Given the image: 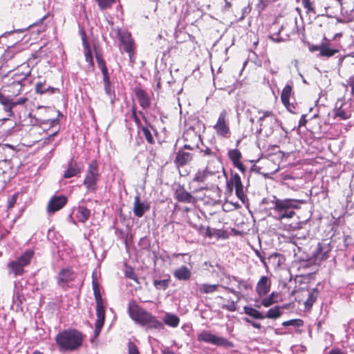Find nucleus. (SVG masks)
Listing matches in <instances>:
<instances>
[{
	"label": "nucleus",
	"instance_id": "nucleus-1",
	"mask_svg": "<svg viewBox=\"0 0 354 354\" xmlns=\"http://www.w3.org/2000/svg\"><path fill=\"white\" fill-rule=\"evenodd\" d=\"M304 203L303 200L294 198L280 199L274 197L272 201V203L274 205L272 209L274 214V218L281 221L292 218L295 214V209H299L300 205Z\"/></svg>",
	"mask_w": 354,
	"mask_h": 354
},
{
	"label": "nucleus",
	"instance_id": "nucleus-2",
	"mask_svg": "<svg viewBox=\"0 0 354 354\" xmlns=\"http://www.w3.org/2000/svg\"><path fill=\"white\" fill-rule=\"evenodd\" d=\"M129 313L133 321L147 328H163V324L160 321L151 313L138 306L135 301L129 303Z\"/></svg>",
	"mask_w": 354,
	"mask_h": 354
},
{
	"label": "nucleus",
	"instance_id": "nucleus-3",
	"mask_svg": "<svg viewBox=\"0 0 354 354\" xmlns=\"http://www.w3.org/2000/svg\"><path fill=\"white\" fill-rule=\"evenodd\" d=\"M55 341L60 351H73L82 346L83 335L75 329L64 330L56 335Z\"/></svg>",
	"mask_w": 354,
	"mask_h": 354
},
{
	"label": "nucleus",
	"instance_id": "nucleus-4",
	"mask_svg": "<svg viewBox=\"0 0 354 354\" xmlns=\"http://www.w3.org/2000/svg\"><path fill=\"white\" fill-rule=\"evenodd\" d=\"M93 293L96 301V315L97 319L95 322V328L94 331L95 337H97L100 333L101 329L104 323L105 317V310L103 305L102 298L100 292V286L97 281V278L95 277V273H93V281H92Z\"/></svg>",
	"mask_w": 354,
	"mask_h": 354
},
{
	"label": "nucleus",
	"instance_id": "nucleus-5",
	"mask_svg": "<svg viewBox=\"0 0 354 354\" xmlns=\"http://www.w3.org/2000/svg\"><path fill=\"white\" fill-rule=\"evenodd\" d=\"M98 165L96 161L93 160L89 164L88 169L84 180L88 192H95L97 187V183L99 180Z\"/></svg>",
	"mask_w": 354,
	"mask_h": 354
},
{
	"label": "nucleus",
	"instance_id": "nucleus-6",
	"mask_svg": "<svg viewBox=\"0 0 354 354\" xmlns=\"http://www.w3.org/2000/svg\"><path fill=\"white\" fill-rule=\"evenodd\" d=\"M216 133L221 137L229 138L230 129L229 126L228 115L226 110H223L217 119L216 124L213 126Z\"/></svg>",
	"mask_w": 354,
	"mask_h": 354
},
{
	"label": "nucleus",
	"instance_id": "nucleus-7",
	"mask_svg": "<svg viewBox=\"0 0 354 354\" xmlns=\"http://www.w3.org/2000/svg\"><path fill=\"white\" fill-rule=\"evenodd\" d=\"M117 35L120 43L123 45L125 51L129 54L131 62H133V55L134 53V42L130 33L127 31L118 30Z\"/></svg>",
	"mask_w": 354,
	"mask_h": 354
},
{
	"label": "nucleus",
	"instance_id": "nucleus-8",
	"mask_svg": "<svg viewBox=\"0 0 354 354\" xmlns=\"http://www.w3.org/2000/svg\"><path fill=\"white\" fill-rule=\"evenodd\" d=\"M198 340L216 346H227L229 344V342L225 338L216 336L207 330L198 334Z\"/></svg>",
	"mask_w": 354,
	"mask_h": 354
},
{
	"label": "nucleus",
	"instance_id": "nucleus-9",
	"mask_svg": "<svg viewBox=\"0 0 354 354\" xmlns=\"http://www.w3.org/2000/svg\"><path fill=\"white\" fill-rule=\"evenodd\" d=\"M205 169L210 176H217V177L219 178V174L221 172L225 174L222 162L218 157H214V158L209 159Z\"/></svg>",
	"mask_w": 354,
	"mask_h": 354
},
{
	"label": "nucleus",
	"instance_id": "nucleus-10",
	"mask_svg": "<svg viewBox=\"0 0 354 354\" xmlns=\"http://www.w3.org/2000/svg\"><path fill=\"white\" fill-rule=\"evenodd\" d=\"M351 109L350 104L348 102H342L337 101L335 104V109L334 110L335 116L341 120H347L351 115Z\"/></svg>",
	"mask_w": 354,
	"mask_h": 354
},
{
	"label": "nucleus",
	"instance_id": "nucleus-11",
	"mask_svg": "<svg viewBox=\"0 0 354 354\" xmlns=\"http://www.w3.org/2000/svg\"><path fill=\"white\" fill-rule=\"evenodd\" d=\"M27 75L15 73L13 76V82L10 84V90L14 95L20 94L22 87L23 82L26 80Z\"/></svg>",
	"mask_w": 354,
	"mask_h": 354
},
{
	"label": "nucleus",
	"instance_id": "nucleus-12",
	"mask_svg": "<svg viewBox=\"0 0 354 354\" xmlns=\"http://www.w3.org/2000/svg\"><path fill=\"white\" fill-rule=\"evenodd\" d=\"M67 198L64 196H53L49 201L47 207L48 213H55L61 209L66 203Z\"/></svg>",
	"mask_w": 354,
	"mask_h": 354
},
{
	"label": "nucleus",
	"instance_id": "nucleus-13",
	"mask_svg": "<svg viewBox=\"0 0 354 354\" xmlns=\"http://www.w3.org/2000/svg\"><path fill=\"white\" fill-rule=\"evenodd\" d=\"M230 282L232 283V281H234L237 283V288L239 290H235L234 288H227V287H223L226 290H227L230 292L234 295L238 300H239L242 297L241 292L243 290H247L248 288H250V286L245 281L239 279L236 277H233L232 279H230Z\"/></svg>",
	"mask_w": 354,
	"mask_h": 354
},
{
	"label": "nucleus",
	"instance_id": "nucleus-14",
	"mask_svg": "<svg viewBox=\"0 0 354 354\" xmlns=\"http://www.w3.org/2000/svg\"><path fill=\"white\" fill-rule=\"evenodd\" d=\"M175 196L179 202L182 203H193L195 201L194 197L180 185L176 188L175 191Z\"/></svg>",
	"mask_w": 354,
	"mask_h": 354
},
{
	"label": "nucleus",
	"instance_id": "nucleus-15",
	"mask_svg": "<svg viewBox=\"0 0 354 354\" xmlns=\"http://www.w3.org/2000/svg\"><path fill=\"white\" fill-rule=\"evenodd\" d=\"M135 93L140 106L144 109H148L151 105V100L147 92L141 88L136 87Z\"/></svg>",
	"mask_w": 354,
	"mask_h": 354
},
{
	"label": "nucleus",
	"instance_id": "nucleus-16",
	"mask_svg": "<svg viewBox=\"0 0 354 354\" xmlns=\"http://www.w3.org/2000/svg\"><path fill=\"white\" fill-rule=\"evenodd\" d=\"M270 283L268 277L266 276L261 277L256 287V291L258 295L260 297L266 295L270 291Z\"/></svg>",
	"mask_w": 354,
	"mask_h": 354
},
{
	"label": "nucleus",
	"instance_id": "nucleus-17",
	"mask_svg": "<svg viewBox=\"0 0 354 354\" xmlns=\"http://www.w3.org/2000/svg\"><path fill=\"white\" fill-rule=\"evenodd\" d=\"M149 209V205L145 203H141L140 197L136 196L134 198L133 213L138 217H142Z\"/></svg>",
	"mask_w": 354,
	"mask_h": 354
},
{
	"label": "nucleus",
	"instance_id": "nucleus-18",
	"mask_svg": "<svg viewBox=\"0 0 354 354\" xmlns=\"http://www.w3.org/2000/svg\"><path fill=\"white\" fill-rule=\"evenodd\" d=\"M174 276L178 280L187 281L191 278L192 271L187 266H182L174 271Z\"/></svg>",
	"mask_w": 354,
	"mask_h": 354
},
{
	"label": "nucleus",
	"instance_id": "nucleus-19",
	"mask_svg": "<svg viewBox=\"0 0 354 354\" xmlns=\"http://www.w3.org/2000/svg\"><path fill=\"white\" fill-rule=\"evenodd\" d=\"M75 278V274L73 272L69 269L66 268L61 270V272L59 274L58 277V283L60 286H64V284L73 281Z\"/></svg>",
	"mask_w": 354,
	"mask_h": 354
},
{
	"label": "nucleus",
	"instance_id": "nucleus-20",
	"mask_svg": "<svg viewBox=\"0 0 354 354\" xmlns=\"http://www.w3.org/2000/svg\"><path fill=\"white\" fill-rule=\"evenodd\" d=\"M317 50L319 51V55L322 57H330L337 53L339 50L332 48L329 44L322 43L320 45L317 46Z\"/></svg>",
	"mask_w": 354,
	"mask_h": 354
},
{
	"label": "nucleus",
	"instance_id": "nucleus-21",
	"mask_svg": "<svg viewBox=\"0 0 354 354\" xmlns=\"http://www.w3.org/2000/svg\"><path fill=\"white\" fill-rule=\"evenodd\" d=\"M82 171L81 167L77 165V163L73 160H71L68 162V169L65 171L64 174V177L65 178H69L73 176H75L78 174H80Z\"/></svg>",
	"mask_w": 354,
	"mask_h": 354
},
{
	"label": "nucleus",
	"instance_id": "nucleus-22",
	"mask_svg": "<svg viewBox=\"0 0 354 354\" xmlns=\"http://www.w3.org/2000/svg\"><path fill=\"white\" fill-rule=\"evenodd\" d=\"M192 159V156L190 153L180 151L176 155V162L180 165H184L191 161Z\"/></svg>",
	"mask_w": 354,
	"mask_h": 354
},
{
	"label": "nucleus",
	"instance_id": "nucleus-23",
	"mask_svg": "<svg viewBox=\"0 0 354 354\" xmlns=\"http://www.w3.org/2000/svg\"><path fill=\"white\" fill-rule=\"evenodd\" d=\"M163 320L165 324L173 328L177 327L180 322L179 318L171 313H166Z\"/></svg>",
	"mask_w": 354,
	"mask_h": 354
},
{
	"label": "nucleus",
	"instance_id": "nucleus-24",
	"mask_svg": "<svg viewBox=\"0 0 354 354\" xmlns=\"http://www.w3.org/2000/svg\"><path fill=\"white\" fill-rule=\"evenodd\" d=\"M91 214L90 210L84 206H80L77 209V218L79 221L85 223Z\"/></svg>",
	"mask_w": 354,
	"mask_h": 354
},
{
	"label": "nucleus",
	"instance_id": "nucleus-25",
	"mask_svg": "<svg viewBox=\"0 0 354 354\" xmlns=\"http://www.w3.org/2000/svg\"><path fill=\"white\" fill-rule=\"evenodd\" d=\"M34 252L31 250L26 251L17 260L22 266H26L30 263V261L33 257Z\"/></svg>",
	"mask_w": 354,
	"mask_h": 354
},
{
	"label": "nucleus",
	"instance_id": "nucleus-26",
	"mask_svg": "<svg viewBox=\"0 0 354 354\" xmlns=\"http://www.w3.org/2000/svg\"><path fill=\"white\" fill-rule=\"evenodd\" d=\"M8 267L15 275H21L24 273V266L17 260L9 263Z\"/></svg>",
	"mask_w": 354,
	"mask_h": 354
},
{
	"label": "nucleus",
	"instance_id": "nucleus-27",
	"mask_svg": "<svg viewBox=\"0 0 354 354\" xmlns=\"http://www.w3.org/2000/svg\"><path fill=\"white\" fill-rule=\"evenodd\" d=\"M291 91L292 87L290 85H286L282 91L281 100L286 106L289 104V99L291 95Z\"/></svg>",
	"mask_w": 354,
	"mask_h": 354
},
{
	"label": "nucleus",
	"instance_id": "nucleus-28",
	"mask_svg": "<svg viewBox=\"0 0 354 354\" xmlns=\"http://www.w3.org/2000/svg\"><path fill=\"white\" fill-rule=\"evenodd\" d=\"M244 313L254 319H263L265 317L261 312L252 307L245 306Z\"/></svg>",
	"mask_w": 354,
	"mask_h": 354
},
{
	"label": "nucleus",
	"instance_id": "nucleus-29",
	"mask_svg": "<svg viewBox=\"0 0 354 354\" xmlns=\"http://www.w3.org/2000/svg\"><path fill=\"white\" fill-rule=\"evenodd\" d=\"M218 286L219 285L218 284L203 283L200 286L199 290L201 292L209 294L215 292Z\"/></svg>",
	"mask_w": 354,
	"mask_h": 354
},
{
	"label": "nucleus",
	"instance_id": "nucleus-30",
	"mask_svg": "<svg viewBox=\"0 0 354 354\" xmlns=\"http://www.w3.org/2000/svg\"><path fill=\"white\" fill-rule=\"evenodd\" d=\"M210 176L206 171V169L198 170L194 177V181L203 183Z\"/></svg>",
	"mask_w": 354,
	"mask_h": 354
},
{
	"label": "nucleus",
	"instance_id": "nucleus-31",
	"mask_svg": "<svg viewBox=\"0 0 354 354\" xmlns=\"http://www.w3.org/2000/svg\"><path fill=\"white\" fill-rule=\"evenodd\" d=\"M302 4L306 9L308 13H313L316 15L318 11L315 7L313 2L311 0H302Z\"/></svg>",
	"mask_w": 354,
	"mask_h": 354
},
{
	"label": "nucleus",
	"instance_id": "nucleus-32",
	"mask_svg": "<svg viewBox=\"0 0 354 354\" xmlns=\"http://www.w3.org/2000/svg\"><path fill=\"white\" fill-rule=\"evenodd\" d=\"M281 315V313L280 311V307L279 306H275L274 308H270L266 315V317L270 319H277Z\"/></svg>",
	"mask_w": 354,
	"mask_h": 354
},
{
	"label": "nucleus",
	"instance_id": "nucleus-33",
	"mask_svg": "<svg viewBox=\"0 0 354 354\" xmlns=\"http://www.w3.org/2000/svg\"><path fill=\"white\" fill-rule=\"evenodd\" d=\"M100 10L110 8L115 2V0H95Z\"/></svg>",
	"mask_w": 354,
	"mask_h": 354
},
{
	"label": "nucleus",
	"instance_id": "nucleus-34",
	"mask_svg": "<svg viewBox=\"0 0 354 354\" xmlns=\"http://www.w3.org/2000/svg\"><path fill=\"white\" fill-rule=\"evenodd\" d=\"M230 184L234 185L235 188L242 186V182L240 176L238 174H232L227 186L230 187Z\"/></svg>",
	"mask_w": 354,
	"mask_h": 354
},
{
	"label": "nucleus",
	"instance_id": "nucleus-35",
	"mask_svg": "<svg viewBox=\"0 0 354 354\" xmlns=\"http://www.w3.org/2000/svg\"><path fill=\"white\" fill-rule=\"evenodd\" d=\"M228 156L234 164L240 161L241 153L238 149H230L228 151Z\"/></svg>",
	"mask_w": 354,
	"mask_h": 354
},
{
	"label": "nucleus",
	"instance_id": "nucleus-36",
	"mask_svg": "<svg viewBox=\"0 0 354 354\" xmlns=\"http://www.w3.org/2000/svg\"><path fill=\"white\" fill-rule=\"evenodd\" d=\"M277 295V294L274 292H272L268 297H266V298H264L262 301H261V304L264 306V307H269L271 305H272L274 303H275L276 301H274V298Z\"/></svg>",
	"mask_w": 354,
	"mask_h": 354
},
{
	"label": "nucleus",
	"instance_id": "nucleus-37",
	"mask_svg": "<svg viewBox=\"0 0 354 354\" xmlns=\"http://www.w3.org/2000/svg\"><path fill=\"white\" fill-rule=\"evenodd\" d=\"M294 22L290 21V24L282 25L280 32H283L285 35L288 36L294 30Z\"/></svg>",
	"mask_w": 354,
	"mask_h": 354
},
{
	"label": "nucleus",
	"instance_id": "nucleus-38",
	"mask_svg": "<svg viewBox=\"0 0 354 354\" xmlns=\"http://www.w3.org/2000/svg\"><path fill=\"white\" fill-rule=\"evenodd\" d=\"M55 89L52 87H48L47 88H44V84L42 82H37L35 85V91L37 93L43 94L46 93L48 91L54 92Z\"/></svg>",
	"mask_w": 354,
	"mask_h": 354
},
{
	"label": "nucleus",
	"instance_id": "nucleus-39",
	"mask_svg": "<svg viewBox=\"0 0 354 354\" xmlns=\"http://www.w3.org/2000/svg\"><path fill=\"white\" fill-rule=\"evenodd\" d=\"M169 279L154 280L153 285L157 289L165 290L169 286Z\"/></svg>",
	"mask_w": 354,
	"mask_h": 354
},
{
	"label": "nucleus",
	"instance_id": "nucleus-40",
	"mask_svg": "<svg viewBox=\"0 0 354 354\" xmlns=\"http://www.w3.org/2000/svg\"><path fill=\"white\" fill-rule=\"evenodd\" d=\"M303 324H304V322L299 319H291V320L284 322L283 323V326H293L295 327H299V326H303Z\"/></svg>",
	"mask_w": 354,
	"mask_h": 354
},
{
	"label": "nucleus",
	"instance_id": "nucleus-41",
	"mask_svg": "<svg viewBox=\"0 0 354 354\" xmlns=\"http://www.w3.org/2000/svg\"><path fill=\"white\" fill-rule=\"evenodd\" d=\"M317 299L316 291L312 292L309 294L308 299L305 301L306 307H308L310 308Z\"/></svg>",
	"mask_w": 354,
	"mask_h": 354
},
{
	"label": "nucleus",
	"instance_id": "nucleus-42",
	"mask_svg": "<svg viewBox=\"0 0 354 354\" xmlns=\"http://www.w3.org/2000/svg\"><path fill=\"white\" fill-rule=\"evenodd\" d=\"M201 156H208L210 159L214 158V157H218L216 153L208 147H206L205 149H201Z\"/></svg>",
	"mask_w": 354,
	"mask_h": 354
},
{
	"label": "nucleus",
	"instance_id": "nucleus-43",
	"mask_svg": "<svg viewBox=\"0 0 354 354\" xmlns=\"http://www.w3.org/2000/svg\"><path fill=\"white\" fill-rule=\"evenodd\" d=\"M142 131L148 142L151 144L153 143V138L151 131L147 127H142Z\"/></svg>",
	"mask_w": 354,
	"mask_h": 354
},
{
	"label": "nucleus",
	"instance_id": "nucleus-44",
	"mask_svg": "<svg viewBox=\"0 0 354 354\" xmlns=\"http://www.w3.org/2000/svg\"><path fill=\"white\" fill-rule=\"evenodd\" d=\"M0 104L3 106H13V101L8 97L0 93Z\"/></svg>",
	"mask_w": 354,
	"mask_h": 354
},
{
	"label": "nucleus",
	"instance_id": "nucleus-45",
	"mask_svg": "<svg viewBox=\"0 0 354 354\" xmlns=\"http://www.w3.org/2000/svg\"><path fill=\"white\" fill-rule=\"evenodd\" d=\"M96 59L97 62L98 67L101 70L102 73L108 71L107 68L105 64V62L103 60V59L102 57H100L99 55H97Z\"/></svg>",
	"mask_w": 354,
	"mask_h": 354
},
{
	"label": "nucleus",
	"instance_id": "nucleus-46",
	"mask_svg": "<svg viewBox=\"0 0 354 354\" xmlns=\"http://www.w3.org/2000/svg\"><path fill=\"white\" fill-rule=\"evenodd\" d=\"M223 308H225L230 311H235L236 310V303L233 301H227V304L222 306Z\"/></svg>",
	"mask_w": 354,
	"mask_h": 354
},
{
	"label": "nucleus",
	"instance_id": "nucleus-47",
	"mask_svg": "<svg viewBox=\"0 0 354 354\" xmlns=\"http://www.w3.org/2000/svg\"><path fill=\"white\" fill-rule=\"evenodd\" d=\"M85 59L91 67L93 66V57L89 48H87L85 51Z\"/></svg>",
	"mask_w": 354,
	"mask_h": 354
},
{
	"label": "nucleus",
	"instance_id": "nucleus-48",
	"mask_svg": "<svg viewBox=\"0 0 354 354\" xmlns=\"http://www.w3.org/2000/svg\"><path fill=\"white\" fill-rule=\"evenodd\" d=\"M235 191H236V195L237 196V197L241 201H243V200L245 198V194L243 192V186L242 185L241 187L235 188Z\"/></svg>",
	"mask_w": 354,
	"mask_h": 354
},
{
	"label": "nucleus",
	"instance_id": "nucleus-49",
	"mask_svg": "<svg viewBox=\"0 0 354 354\" xmlns=\"http://www.w3.org/2000/svg\"><path fill=\"white\" fill-rule=\"evenodd\" d=\"M104 91L106 94L110 97L111 102H113V97H114V92L111 90V84H104Z\"/></svg>",
	"mask_w": 354,
	"mask_h": 354
},
{
	"label": "nucleus",
	"instance_id": "nucleus-50",
	"mask_svg": "<svg viewBox=\"0 0 354 354\" xmlns=\"http://www.w3.org/2000/svg\"><path fill=\"white\" fill-rule=\"evenodd\" d=\"M262 114L263 115L259 118V122H262L266 118H272L274 117L272 112L269 111H263Z\"/></svg>",
	"mask_w": 354,
	"mask_h": 354
},
{
	"label": "nucleus",
	"instance_id": "nucleus-51",
	"mask_svg": "<svg viewBox=\"0 0 354 354\" xmlns=\"http://www.w3.org/2000/svg\"><path fill=\"white\" fill-rule=\"evenodd\" d=\"M129 354H140L137 347L133 343L129 344Z\"/></svg>",
	"mask_w": 354,
	"mask_h": 354
},
{
	"label": "nucleus",
	"instance_id": "nucleus-52",
	"mask_svg": "<svg viewBox=\"0 0 354 354\" xmlns=\"http://www.w3.org/2000/svg\"><path fill=\"white\" fill-rule=\"evenodd\" d=\"M126 276L131 279H136V274L134 273L133 270L129 268L127 269L126 270Z\"/></svg>",
	"mask_w": 354,
	"mask_h": 354
},
{
	"label": "nucleus",
	"instance_id": "nucleus-53",
	"mask_svg": "<svg viewBox=\"0 0 354 354\" xmlns=\"http://www.w3.org/2000/svg\"><path fill=\"white\" fill-rule=\"evenodd\" d=\"M348 84L351 88V94L354 96V75L349 77Z\"/></svg>",
	"mask_w": 354,
	"mask_h": 354
},
{
	"label": "nucleus",
	"instance_id": "nucleus-54",
	"mask_svg": "<svg viewBox=\"0 0 354 354\" xmlns=\"http://www.w3.org/2000/svg\"><path fill=\"white\" fill-rule=\"evenodd\" d=\"M102 75H103L104 85V84H111L110 77H109L108 71L102 73Z\"/></svg>",
	"mask_w": 354,
	"mask_h": 354
},
{
	"label": "nucleus",
	"instance_id": "nucleus-55",
	"mask_svg": "<svg viewBox=\"0 0 354 354\" xmlns=\"http://www.w3.org/2000/svg\"><path fill=\"white\" fill-rule=\"evenodd\" d=\"M102 75H103L104 85V84H111L110 77H109L108 71L102 73Z\"/></svg>",
	"mask_w": 354,
	"mask_h": 354
},
{
	"label": "nucleus",
	"instance_id": "nucleus-56",
	"mask_svg": "<svg viewBox=\"0 0 354 354\" xmlns=\"http://www.w3.org/2000/svg\"><path fill=\"white\" fill-rule=\"evenodd\" d=\"M14 106L8 105V106H4V111L8 113V116L11 117L13 115V111L12 109L14 108Z\"/></svg>",
	"mask_w": 354,
	"mask_h": 354
},
{
	"label": "nucleus",
	"instance_id": "nucleus-57",
	"mask_svg": "<svg viewBox=\"0 0 354 354\" xmlns=\"http://www.w3.org/2000/svg\"><path fill=\"white\" fill-rule=\"evenodd\" d=\"M27 101V98L23 97L18 99L16 102H13V106H16L17 105L23 104Z\"/></svg>",
	"mask_w": 354,
	"mask_h": 354
},
{
	"label": "nucleus",
	"instance_id": "nucleus-58",
	"mask_svg": "<svg viewBox=\"0 0 354 354\" xmlns=\"http://www.w3.org/2000/svg\"><path fill=\"white\" fill-rule=\"evenodd\" d=\"M234 165L237 167L239 170H241L242 172L245 171V167L244 165L241 162V161L236 162L234 163Z\"/></svg>",
	"mask_w": 354,
	"mask_h": 354
},
{
	"label": "nucleus",
	"instance_id": "nucleus-59",
	"mask_svg": "<svg viewBox=\"0 0 354 354\" xmlns=\"http://www.w3.org/2000/svg\"><path fill=\"white\" fill-rule=\"evenodd\" d=\"M330 354H345L339 349H333L330 351Z\"/></svg>",
	"mask_w": 354,
	"mask_h": 354
},
{
	"label": "nucleus",
	"instance_id": "nucleus-60",
	"mask_svg": "<svg viewBox=\"0 0 354 354\" xmlns=\"http://www.w3.org/2000/svg\"><path fill=\"white\" fill-rule=\"evenodd\" d=\"M251 324H252V326L253 327H254V328H259H259H261V324H259V323H257V322H252Z\"/></svg>",
	"mask_w": 354,
	"mask_h": 354
},
{
	"label": "nucleus",
	"instance_id": "nucleus-61",
	"mask_svg": "<svg viewBox=\"0 0 354 354\" xmlns=\"http://www.w3.org/2000/svg\"><path fill=\"white\" fill-rule=\"evenodd\" d=\"M351 19H337V24L338 23H347V22H349Z\"/></svg>",
	"mask_w": 354,
	"mask_h": 354
},
{
	"label": "nucleus",
	"instance_id": "nucleus-62",
	"mask_svg": "<svg viewBox=\"0 0 354 354\" xmlns=\"http://www.w3.org/2000/svg\"><path fill=\"white\" fill-rule=\"evenodd\" d=\"M336 1H337L338 3H340V6H341V12H342V13L343 14V13H344V9H345V8H344V6H343V3H342V0H336Z\"/></svg>",
	"mask_w": 354,
	"mask_h": 354
},
{
	"label": "nucleus",
	"instance_id": "nucleus-63",
	"mask_svg": "<svg viewBox=\"0 0 354 354\" xmlns=\"http://www.w3.org/2000/svg\"><path fill=\"white\" fill-rule=\"evenodd\" d=\"M206 235L208 236H212L211 230H210L209 227H207V230H206Z\"/></svg>",
	"mask_w": 354,
	"mask_h": 354
},
{
	"label": "nucleus",
	"instance_id": "nucleus-64",
	"mask_svg": "<svg viewBox=\"0 0 354 354\" xmlns=\"http://www.w3.org/2000/svg\"><path fill=\"white\" fill-rule=\"evenodd\" d=\"M163 354H175L174 352L169 350H165L162 351Z\"/></svg>",
	"mask_w": 354,
	"mask_h": 354
}]
</instances>
